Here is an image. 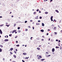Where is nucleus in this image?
I'll list each match as a JSON object with an SVG mask.
<instances>
[{
	"label": "nucleus",
	"mask_w": 62,
	"mask_h": 62,
	"mask_svg": "<svg viewBox=\"0 0 62 62\" xmlns=\"http://www.w3.org/2000/svg\"><path fill=\"white\" fill-rule=\"evenodd\" d=\"M36 25H38V23H36Z\"/></svg>",
	"instance_id": "0e129e2a"
},
{
	"label": "nucleus",
	"mask_w": 62,
	"mask_h": 62,
	"mask_svg": "<svg viewBox=\"0 0 62 62\" xmlns=\"http://www.w3.org/2000/svg\"><path fill=\"white\" fill-rule=\"evenodd\" d=\"M8 41V39H5L4 40V41Z\"/></svg>",
	"instance_id": "20e7f679"
},
{
	"label": "nucleus",
	"mask_w": 62,
	"mask_h": 62,
	"mask_svg": "<svg viewBox=\"0 0 62 62\" xmlns=\"http://www.w3.org/2000/svg\"><path fill=\"white\" fill-rule=\"evenodd\" d=\"M16 46H18V47H19V45H16Z\"/></svg>",
	"instance_id": "c85d7f7f"
},
{
	"label": "nucleus",
	"mask_w": 62,
	"mask_h": 62,
	"mask_svg": "<svg viewBox=\"0 0 62 62\" xmlns=\"http://www.w3.org/2000/svg\"><path fill=\"white\" fill-rule=\"evenodd\" d=\"M62 47H60V50H61V49H62Z\"/></svg>",
	"instance_id": "c03bdc74"
},
{
	"label": "nucleus",
	"mask_w": 62,
	"mask_h": 62,
	"mask_svg": "<svg viewBox=\"0 0 62 62\" xmlns=\"http://www.w3.org/2000/svg\"><path fill=\"white\" fill-rule=\"evenodd\" d=\"M56 41H58V40L57 39H56Z\"/></svg>",
	"instance_id": "f704fd0d"
},
{
	"label": "nucleus",
	"mask_w": 62,
	"mask_h": 62,
	"mask_svg": "<svg viewBox=\"0 0 62 62\" xmlns=\"http://www.w3.org/2000/svg\"><path fill=\"white\" fill-rule=\"evenodd\" d=\"M37 49L38 50H40V48L39 47H37Z\"/></svg>",
	"instance_id": "9d476101"
},
{
	"label": "nucleus",
	"mask_w": 62,
	"mask_h": 62,
	"mask_svg": "<svg viewBox=\"0 0 62 62\" xmlns=\"http://www.w3.org/2000/svg\"><path fill=\"white\" fill-rule=\"evenodd\" d=\"M38 22H40V20H38Z\"/></svg>",
	"instance_id": "58836bf2"
},
{
	"label": "nucleus",
	"mask_w": 62,
	"mask_h": 62,
	"mask_svg": "<svg viewBox=\"0 0 62 62\" xmlns=\"http://www.w3.org/2000/svg\"><path fill=\"white\" fill-rule=\"evenodd\" d=\"M56 12H57V13H59V11H58L57 10H55Z\"/></svg>",
	"instance_id": "423d86ee"
},
{
	"label": "nucleus",
	"mask_w": 62,
	"mask_h": 62,
	"mask_svg": "<svg viewBox=\"0 0 62 62\" xmlns=\"http://www.w3.org/2000/svg\"><path fill=\"white\" fill-rule=\"evenodd\" d=\"M39 47H41V45H39Z\"/></svg>",
	"instance_id": "4c0bfd02"
},
{
	"label": "nucleus",
	"mask_w": 62,
	"mask_h": 62,
	"mask_svg": "<svg viewBox=\"0 0 62 62\" xmlns=\"http://www.w3.org/2000/svg\"><path fill=\"white\" fill-rule=\"evenodd\" d=\"M16 30H13L12 33H14L15 32H16Z\"/></svg>",
	"instance_id": "7ed1b4c3"
},
{
	"label": "nucleus",
	"mask_w": 62,
	"mask_h": 62,
	"mask_svg": "<svg viewBox=\"0 0 62 62\" xmlns=\"http://www.w3.org/2000/svg\"><path fill=\"white\" fill-rule=\"evenodd\" d=\"M11 35H12V34H11L9 35V36H10L11 37Z\"/></svg>",
	"instance_id": "2f4dec72"
},
{
	"label": "nucleus",
	"mask_w": 62,
	"mask_h": 62,
	"mask_svg": "<svg viewBox=\"0 0 62 62\" xmlns=\"http://www.w3.org/2000/svg\"><path fill=\"white\" fill-rule=\"evenodd\" d=\"M58 27H59V28H60V26H59V25H58Z\"/></svg>",
	"instance_id": "052dcab7"
},
{
	"label": "nucleus",
	"mask_w": 62,
	"mask_h": 62,
	"mask_svg": "<svg viewBox=\"0 0 62 62\" xmlns=\"http://www.w3.org/2000/svg\"><path fill=\"white\" fill-rule=\"evenodd\" d=\"M16 24H14V27H15V26H16Z\"/></svg>",
	"instance_id": "393cba45"
},
{
	"label": "nucleus",
	"mask_w": 62,
	"mask_h": 62,
	"mask_svg": "<svg viewBox=\"0 0 62 62\" xmlns=\"http://www.w3.org/2000/svg\"><path fill=\"white\" fill-rule=\"evenodd\" d=\"M58 42L59 43L60 42V40H59V41Z\"/></svg>",
	"instance_id": "a18cd8bd"
},
{
	"label": "nucleus",
	"mask_w": 62,
	"mask_h": 62,
	"mask_svg": "<svg viewBox=\"0 0 62 62\" xmlns=\"http://www.w3.org/2000/svg\"><path fill=\"white\" fill-rule=\"evenodd\" d=\"M35 19H38V17H36L35 18Z\"/></svg>",
	"instance_id": "c9c22d12"
},
{
	"label": "nucleus",
	"mask_w": 62,
	"mask_h": 62,
	"mask_svg": "<svg viewBox=\"0 0 62 62\" xmlns=\"http://www.w3.org/2000/svg\"><path fill=\"white\" fill-rule=\"evenodd\" d=\"M40 57H38V59H40Z\"/></svg>",
	"instance_id": "de8ad7c7"
},
{
	"label": "nucleus",
	"mask_w": 62,
	"mask_h": 62,
	"mask_svg": "<svg viewBox=\"0 0 62 62\" xmlns=\"http://www.w3.org/2000/svg\"><path fill=\"white\" fill-rule=\"evenodd\" d=\"M54 30H56V27H55L54 28Z\"/></svg>",
	"instance_id": "9b49d317"
},
{
	"label": "nucleus",
	"mask_w": 62,
	"mask_h": 62,
	"mask_svg": "<svg viewBox=\"0 0 62 62\" xmlns=\"http://www.w3.org/2000/svg\"><path fill=\"white\" fill-rule=\"evenodd\" d=\"M42 37L44 38V36H42Z\"/></svg>",
	"instance_id": "680f3d73"
},
{
	"label": "nucleus",
	"mask_w": 62,
	"mask_h": 62,
	"mask_svg": "<svg viewBox=\"0 0 62 62\" xmlns=\"http://www.w3.org/2000/svg\"><path fill=\"white\" fill-rule=\"evenodd\" d=\"M12 62H16L14 61H13Z\"/></svg>",
	"instance_id": "6e6d98bb"
},
{
	"label": "nucleus",
	"mask_w": 62,
	"mask_h": 62,
	"mask_svg": "<svg viewBox=\"0 0 62 62\" xmlns=\"http://www.w3.org/2000/svg\"><path fill=\"white\" fill-rule=\"evenodd\" d=\"M33 14H36V12H35L33 13Z\"/></svg>",
	"instance_id": "a878e982"
},
{
	"label": "nucleus",
	"mask_w": 62,
	"mask_h": 62,
	"mask_svg": "<svg viewBox=\"0 0 62 62\" xmlns=\"http://www.w3.org/2000/svg\"><path fill=\"white\" fill-rule=\"evenodd\" d=\"M13 56L14 57H15V58H16V55H14Z\"/></svg>",
	"instance_id": "4468645a"
},
{
	"label": "nucleus",
	"mask_w": 62,
	"mask_h": 62,
	"mask_svg": "<svg viewBox=\"0 0 62 62\" xmlns=\"http://www.w3.org/2000/svg\"><path fill=\"white\" fill-rule=\"evenodd\" d=\"M40 31L42 32H44V30H40Z\"/></svg>",
	"instance_id": "6e6552de"
},
{
	"label": "nucleus",
	"mask_w": 62,
	"mask_h": 62,
	"mask_svg": "<svg viewBox=\"0 0 62 62\" xmlns=\"http://www.w3.org/2000/svg\"><path fill=\"white\" fill-rule=\"evenodd\" d=\"M41 61H43L44 60H45V59H41Z\"/></svg>",
	"instance_id": "2eb2a0df"
},
{
	"label": "nucleus",
	"mask_w": 62,
	"mask_h": 62,
	"mask_svg": "<svg viewBox=\"0 0 62 62\" xmlns=\"http://www.w3.org/2000/svg\"><path fill=\"white\" fill-rule=\"evenodd\" d=\"M39 13H41V12L40 11H39Z\"/></svg>",
	"instance_id": "69168bd1"
},
{
	"label": "nucleus",
	"mask_w": 62,
	"mask_h": 62,
	"mask_svg": "<svg viewBox=\"0 0 62 62\" xmlns=\"http://www.w3.org/2000/svg\"><path fill=\"white\" fill-rule=\"evenodd\" d=\"M22 61L23 62H25V61H24L23 60H22Z\"/></svg>",
	"instance_id": "e433bc0d"
},
{
	"label": "nucleus",
	"mask_w": 62,
	"mask_h": 62,
	"mask_svg": "<svg viewBox=\"0 0 62 62\" xmlns=\"http://www.w3.org/2000/svg\"><path fill=\"white\" fill-rule=\"evenodd\" d=\"M28 30L27 29H26L25 30V31H27Z\"/></svg>",
	"instance_id": "412c9836"
},
{
	"label": "nucleus",
	"mask_w": 62,
	"mask_h": 62,
	"mask_svg": "<svg viewBox=\"0 0 62 62\" xmlns=\"http://www.w3.org/2000/svg\"><path fill=\"white\" fill-rule=\"evenodd\" d=\"M2 17V16H0V18H1Z\"/></svg>",
	"instance_id": "603ef678"
},
{
	"label": "nucleus",
	"mask_w": 62,
	"mask_h": 62,
	"mask_svg": "<svg viewBox=\"0 0 62 62\" xmlns=\"http://www.w3.org/2000/svg\"><path fill=\"white\" fill-rule=\"evenodd\" d=\"M55 33V34H56V35H57V33L56 32H54Z\"/></svg>",
	"instance_id": "cd10ccee"
},
{
	"label": "nucleus",
	"mask_w": 62,
	"mask_h": 62,
	"mask_svg": "<svg viewBox=\"0 0 62 62\" xmlns=\"http://www.w3.org/2000/svg\"><path fill=\"white\" fill-rule=\"evenodd\" d=\"M16 52H17V51H18V50H17V49H16Z\"/></svg>",
	"instance_id": "79ce46f5"
},
{
	"label": "nucleus",
	"mask_w": 62,
	"mask_h": 62,
	"mask_svg": "<svg viewBox=\"0 0 62 62\" xmlns=\"http://www.w3.org/2000/svg\"><path fill=\"white\" fill-rule=\"evenodd\" d=\"M53 16H52L50 18V19L52 22L53 21Z\"/></svg>",
	"instance_id": "f257e3e1"
},
{
	"label": "nucleus",
	"mask_w": 62,
	"mask_h": 62,
	"mask_svg": "<svg viewBox=\"0 0 62 62\" xmlns=\"http://www.w3.org/2000/svg\"><path fill=\"white\" fill-rule=\"evenodd\" d=\"M28 27H29V28H30V26H28Z\"/></svg>",
	"instance_id": "e2e57ef3"
},
{
	"label": "nucleus",
	"mask_w": 62,
	"mask_h": 62,
	"mask_svg": "<svg viewBox=\"0 0 62 62\" xmlns=\"http://www.w3.org/2000/svg\"><path fill=\"white\" fill-rule=\"evenodd\" d=\"M52 1H53V0H50V2H52Z\"/></svg>",
	"instance_id": "3c124183"
},
{
	"label": "nucleus",
	"mask_w": 62,
	"mask_h": 62,
	"mask_svg": "<svg viewBox=\"0 0 62 62\" xmlns=\"http://www.w3.org/2000/svg\"><path fill=\"white\" fill-rule=\"evenodd\" d=\"M16 43H18V41H16Z\"/></svg>",
	"instance_id": "49530a36"
},
{
	"label": "nucleus",
	"mask_w": 62,
	"mask_h": 62,
	"mask_svg": "<svg viewBox=\"0 0 62 62\" xmlns=\"http://www.w3.org/2000/svg\"><path fill=\"white\" fill-rule=\"evenodd\" d=\"M45 13L46 14H47L48 13V12H46Z\"/></svg>",
	"instance_id": "f3484780"
},
{
	"label": "nucleus",
	"mask_w": 62,
	"mask_h": 62,
	"mask_svg": "<svg viewBox=\"0 0 62 62\" xmlns=\"http://www.w3.org/2000/svg\"><path fill=\"white\" fill-rule=\"evenodd\" d=\"M20 29V27H19L18 28V29Z\"/></svg>",
	"instance_id": "bb28decb"
},
{
	"label": "nucleus",
	"mask_w": 62,
	"mask_h": 62,
	"mask_svg": "<svg viewBox=\"0 0 62 62\" xmlns=\"http://www.w3.org/2000/svg\"><path fill=\"white\" fill-rule=\"evenodd\" d=\"M17 37H18V36H16V37H15V39H16V38H17Z\"/></svg>",
	"instance_id": "7c9ffc66"
},
{
	"label": "nucleus",
	"mask_w": 62,
	"mask_h": 62,
	"mask_svg": "<svg viewBox=\"0 0 62 62\" xmlns=\"http://www.w3.org/2000/svg\"><path fill=\"white\" fill-rule=\"evenodd\" d=\"M42 25L43 26H44V23H42Z\"/></svg>",
	"instance_id": "f8f14e48"
},
{
	"label": "nucleus",
	"mask_w": 62,
	"mask_h": 62,
	"mask_svg": "<svg viewBox=\"0 0 62 62\" xmlns=\"http://www.w3.org/2000/svg\"><path fill=\"white\" fill-rule=\"evenodd\" d=\"M49 35V33H47V34H46V35Z\"/></svg>",
	"instance_id": "864d4df0"
},
{
	"label": "nucleus",
	"mask_w": 62,
	"mask_h": 62,
	"mask_svg": "<svg viewBox=\"0 0 62 62\" xmlns=\"http://www.w3.org/2000/svg\"><path fill=\"white\" fill-rule=\"evenodd\" d=\"M10 54H13V53H12V52H10Z\"/></svg>",
	"instance_id": "aec40b11"
},
{
	"label": "nucleus",
	"mask_w": 62,
	"mask_h": 62,
	"mask_svg": "<svg viewBox=\"0 0 62 62\" xmlns=\"http://www.w3.org/2000/svg\"><path fill=\"white\" fill-rule=\"evenodd\" d=\"M27 21H25V23H27Z\"/></svg>",
	"instance_id": "473e14b6"
},
{
	"label": "nucleus",
	"mask_w": 62,
	"mask_h": 62,
	"mask_svg": "<svg viewBox=\"0 0 62 62\" xmlns=\"http://www.w3.org/2000/svg\"><path fill=\"white\" fill-rule=\"evenodd\" d=\"M46 54H49V53H48L47 52H46Z\"/></svg>",
	"instance_id": "72a5a7b5"
},
{
	"label": "nucleus",
	"mask_w": 62,
	"mask_h": 62,
	"mask_svg": "<svg viewBox=\"0 0 62 62\" xmlns=\"http://www.w3.org/2000/svg\"><path fill=\"white\" fill-rule=\"evenodd\" d=\"M39 57H40V58H42V57H41V56L40 55H39Z\"/></svg>",
	"instance_id": "c756f323"
},
{
	"label": "nucleus",
	"mask_w": 62,
	"mask_h": 62,
	"mask_svg": "<svg viewBox=\"0 0 62 62\" xmlns=\"http://www.w3.org/2000/svg\"><path fill=\"white\" fill-rule=\"evenodd\" d=\"M17 32L16 31V32H15V34H16V33H17Z\"/></svg>",
	"instance_id": "bf43d9fd"
},
{
	"label": "nucleus",
	"mask_w": 62,
	"mask_h": 62,
	"mask_svg": "<svg viewBox=\"0 0 62 62\" xmlns=\"http://www.w3.org/2000/svg\"><path fill=\"white\" fill-rule=\"evenodd\" d=\"M12 12H10L9 14H11Z\"/></svg>",
	"instance_id": "13d9d810"
},
{
	"label": "nucleus",
	"mask_w": 62,
	"mask_h": 62,
	"mask_svg": "<svg viewBox=\"0 0 62 62\" xmlns=\"http://www.w3.org/2000/svg\"><path fill=\"white\" fill-rule=\"evenodd\" d=\"M0 46L1 47H3V45H0Z\"/></svg>",
	"instance_id": "dca6fc26"
},
{
	"label": "nucleus",
	"mask_w": 62,
	"mask_h": 62,
	"mask_svg": "<svg viewBox=\"0 0 62 62\" xmlns=\"http://www.w3.org/2000/svg\"><path fill=\"white\" fill-rule=\"evenodd\" d=\"M37 11H39V9H38L36 10Z\"/></svg>",
	"instance_id": "37998d69"
},
{
	"label": "nucleus",
	"mask_w": 62,
	"mask_h": 62,
	"mask_svg": "<svg viewBox=\"0 0 62 62\" xmlns=\"http://www.w3.org/2000/svg\"><path fill=\"white\" fill-rule=\"evenodd\" d=\"M32 28H33V29H34V27H33Z\"/></svg>",
	"instance_id": "8fccbe9b"
},
{
	"label": "nucleus",
	"mask_w": 62,
	"mask_h": 62,
	"mask_svg": "<svg viewBox=\"0 0 62 62\" xmlns=\"http://www.w3.org/2000/svg\"><path fill=\"white\" fill-rule=\"evenodd\" d=\"M47 56H51V55H48Z\"/></svg>",
	"instance_id": "5fc2aeb1"
},
{
	"label": "nucleus",
	"mask_w": 62,
	"mask_h": 62,
	"mask_svg": "<svg viewBox=\"0 0 62 62\" xmlns=\"http://www.w3.org/2000/svg\"><path fill=\"white\" fill-rule=\"evenodd\" d=\"M56 48L57 49V48H59V46L57 47V46H56Z\"/></svg>",
	"instance_id": "4be33fe9"
},
{
	"label": "nucleus",
	"mask_w": 62,
	"mask_h": 62,
	"mask_svg": "<svg viewBox=\"0 0 62 62\" xmlns=\"http://www.w3.org/2000/svg\"><path fill=\"white\" fill-rule=\"evenodd\" d=\"M11 17H13V16H11Z\"/></svg>",
	"instance_id": "338daca9"
},
{
	"label": "nucleus",
	"mask_w": 62,
	"mask_h": 62,
	"mask_svg": "<svg viewBox=\"0 0 62 62\" xmlns=\"http://www.w3.org/2000/svg\"><path fill=\"white\" fill-rule=\"evenodd\" d=\"M54 50H55L54 48H52V52H54Z\"/></svg>",
	"instance_id": "f03ea898"
},
{
	"label": "nucleus",
	"mask_w": 62,
	"mask_h": 62,
	"mask_svg": "<svg viewBox=\"0 0 62 62\" xmlns=\"http://www.w3.org/2000/svg\"><path fill=\"white\" fill-rule=\"evenodd\" d=\"M49 40H50V38L49 39Z\"/></svg>",
	"instance_id": "4d7b16f0"
},
{
	"label": "nucleus",
	"mask_w": 62,
	"mask_h": 62,
	"mask_svg": "<svg viewBox=\"0 0 62 62\" xmlns=\"http://www.w3.org/2000/svg\"><path fill=\"white\" fill-rule=\"evenodd\" d=\"M14 52L15 54H16V53H17V52H16V51H14Z\"/></svg>",
	"instance_id": "6ab92c4d"
},
{
	"label": "nucleus",
	"mask_w": 62,
	"mask_h": 62,
	"mask_svg": "<svg viewBox=\"0 0 62 62\" xmlns=\"http://www.w3.org/2000/svg\"><path fill=\"white\" fill-rule=\"evenodd\" d=\"M18 32L19 33H20V32H21V31H18Z\"/></svg>",
	"instance_id": "a211bd4d"
},
{
	"label": "nucleus",
	"mask_w": 62,
	"mask_h": 62,
	"mask_svg": "<svg viewBox=\"0 0 62 62\" xmlns=\"http://www.w3.org/2000/svg\"><path fill=\"white\" fill-rule=\"evenodd\" d=\"M25 59H28V57H26L25 58Z\"/></svg>",
	"instance_id": "ea45409f"
},
{
	"label": "nucleus",
	"mask_w": 62,
	"mask_h": 62,
	"mask_svg": "<svg viewBox=\"0 0 62 62\" xmlns=\"http://www.w3.org/2000/svg\"><path fill=\"white\" fill-rule=\"evenodd\" d=\"M13 50V48H11L10 49V50L11 51H12V50Z\"/></svg>",
	"instance_id": "0eeeda50"
},
{
	"label": "nucleus",
	"mask_w": 62,
	"mask_h": 62,
	"mask_svg": "<svg viewBox=\"0 0 62 62\" xmlns=\"http://www.w3.org/2000/svg\"><path fill=\"white\" fill-rule=\"evenodd\" d=\"M41 40L42 41H43L44 39H41Z\"/></svg>",
	"instance_id": "a19ab883"
},
{
	"label": "nucleus",
	"mask_w": 62,
	"mask_h": 62,
	"mask_svg": "<svg viewBox=\"0 0 62 62\" xmlns=\"http://www.w3.org/2000/svg\"><path fill=\"white\" fill-rule=\"evenodd\" d=\"M4 25V24H2V25H0V26H3Z\"/></svg>",
	"instance_id": "b1692460"
},
{
	"label": "nucleus",
	"mask_w": 62,
	"mask_h": 62,
	"mask_svg": "<svg viewBox=\"0 0 62 62\" xmlns=\"http://www.w3.org/2000/svg\"><path fill=\"white\" fill-rule=\"evenodd\" d=\"M0 33L1 34H2V31H1V30L0 29Z\"/></svg>",
	"instance_id": "39448f33"
},
{
	"label": "nucleus",
	"mask_w": 62,
	"mask_h": 62,
	"mask_svg": "<svg viewBox=\"0 0 62 62\" xmlns=\"http://www.w3.org/2000/svg\"><path fill=\"white\" fill-rule=\"evenodd\" d=\"M23 54H24V55H26L27 54L26 53H23Z\"/></svg>",
	"instance_id": "1a4fd4ad"
},
{
	"label": "nucleus",
	"mask_w": 62,
	"mask_h": 62,
	"mask_svg": "<svg viewBox=\"0 0 62 62\" xmlns=\"http://www.w3.org/2000/svg\"><path fill=\"white\" fill-rule=\"evenodd\" d=\"M2 51V50L1 48H0V52H1Z\"/></svg>",
	"instance_id": "ddd939ff"
},
{
	"label": "nucleus",
	"mask_w": 62,
	"mask_h": 62,
	"mask_svg": "<svg viewBox=\"0 0 62 62\" xmlns=\"http://www.w3.org/2000/svg\"><path fill=\"white\" fill-rule=\"evenodd\" d=\"M7 38H8V35H7Z\"/></svg>",
	"instance_id": "774afa93"
},
{
	"label": "nucleus",
	"mask_w": 62,
	"mask_h": 62,
	"mask_svg": "<svg viewBox=\"0 0 62 62\" xmlns=\"http://www.w3.org/2000/svg\"><path fill=\"white\" fill-rule=\"evenodd\" d=\"M39 19H42V17L40 16L39 17Z\"/></svg>",
	"instance_id": "5701e85b"
},
{
	"label": "nucleus",
	"mask_w": 62,
	"mask_h": 62,
	"mask_svg": "<svg viewBox=\"0 0 62 62\" xmlns=\"http://www.w3.org/2000/svg\"><path fill=\"white\" fill-rule=\"evenodd\" d=\"M48 31H50V30L49 29H48Z\"/></svg>",
	"instance_id": "09e8293b"
}]
</instances>
